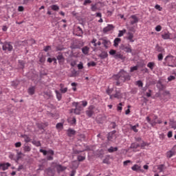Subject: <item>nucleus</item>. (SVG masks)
Masks as SVG:
<instances>
[{
	"instance_id": "obj_8",
	"label": "nucleus",
	"mask_w": 176,
	"mask_h": 176,
	"mask_svg": "<svg viewBox=\"0 0 176 176\" xmlns=\"http://www.w3.org/2000/svg\"><path fill=\"white\" fill-rule=\"evenodd\" d=\"M157 119V116H154L153 120H151L148 116L146 118V120H147L148 123H149V124H151L153 127L156 126V124H157V122H156Z\"/></svg>"
},
{
	"instance_id": "obj_28",
	"label": "nucleus",
	"mask_w": 176,
	"mask_h": 176,
	"mask_svg": "<svg viewBox=\"0 0 176 176\" xmlns=\"http://www.w3.org/2000/svg\"><path fill=\"white\" fill-rule=\"evenodd\" d=\"M170 35H171L170 32H164V34H162V39H170Z\"/></svg>"
},
{
	"instance_id": "obj_56",
	"label": "nucleus",
	"mask_w": 176,
	"mask_h": 176,
	"mask_svg": "<svg viewBox=\"0 0 176 176\" xmlns=\"http://www.w3.org/2000/svg\"><path fill=\"white\" fill-rule=\"evenodd\" d=\"M122 105H123V104H122V102L119 103V104H118V107H117V110H118V111H122Z\"/></svg>"
},
{
	"instance_id": "obj_12",
	"label": "nucleus",
	"mask_w": 176,
	"mask_h": 176,
	"mask_svg": "<svg viewBox=\"0 0 176 176\" xmlns=\"http://www.w3.org/2000/svg\"><path fill=\"white\" fill-rule=\"evenodd\" d=\"M9 167H10V164L9 162L0 164V170H2L3 171L8 170Z\"/></svg>"
},
{
	"instance_id": "obj_23",
	"label": "nucleus",
	"mask_w": 176,
	"mask_h": 176,
	"mask_svg": "<svg viewBox=\"0 0 176 176\" xmlns=\"http://www.w3.org/2000/svg\"><path fill=\"white\" fill-rule=\"evenodd\" d=\"M28 94L34 96L35 94V87H30L28 90Z\"/></svg>"
},
{
	"instance_id": "obj_62",
	"label": "nucleus",
	"mask_w": 176,
	"mask_h": 176,
	"mask_svg": "<svg viewBox=\"0 0 176 176\" xmlns=\"http://www.w3.org/2000/svg\"><path fill=\"white\" fill-rule=\"evenodd\" d=\"M135 141H137V142H142V138L138 137V138H135Z\"/></svg>"
},
{
	"instance_id": "obj_58",
	"label": "nucleus",
	"mask_w": 176,
	"mask_h": 176,
	"mask_svg": "<svg viewBox=\"0 0 176 176\" xmlns=\"http://www.w3.org/2000/svg\"><path fill=\"white\" fill-rule=\"evenodd\" d=\"M78 69H83V63H80L78 65Z\"/></svg>"
},
{
	"instance_id": "obj_52",
	"label": "nucleus",
	"mask_w": 176,
	"mask_h": 176,
	"mask_svg": "<svg viewBox=\"0 0 176 176\" xmlns=\"http://www.w3.org/2000/svg\"><path fill=\"white\" fill-rule=\"evenodd\" d=\"M89 3H91V0H85L84 3H83V5H84V6H86Z\"/></svg>"
},
{
	"instance_id": "obj_37",
	"label": "nucleus",
	"mask_w": 176,
	"mask_h": 176,
	"mask_svg": "<svg viewBox=\"0 0 176 176\" xmlns=\"http://www.w3.org/2000/svg\"><path fill=\"white\" fill-rule=\"evenodd\" d=\"M147 67L148 68H150V69H153V68H155V63L153 62H149L148 64H147Z\"/></svg>"
},
{
	"instance_id": "obj_38",
	"label": "nucleus",
	"mask_w": 176,
	"mask_h": 176,
	"mask_svg": "<svg viewBox=\"0 0 176 176\" xmlns=\"http://www.w3.org/2000/svg\"><path fill=\"white\" fill-rule=\"evenodd\" d=\"M32 144L34 145L35 146H41L42 144H41V141H36V140H33L32 142Z\"/></svg>"
},
{
	"instance_id": "obj_40",
	"label": "nucleus",
	"mask_w": 176,
	"mask_h": 176,
	"mask_svg": "<svg viewBox=\"0 0 176 176\" xmlns=\"http://www.w3.org/2000/svg\"><path fill=\"white\" fill-rule=\"evenodd\" d=\"M140 145L138 143H132L131 145V148L133 149H137V148H140Z\"/></svg>"
},
{
	"instance_id": "obj_50",
	"label": "nucleus",
	"mask_w": 176,
	"mask_h": 176,
	"mask_svg": "<svg viewBox=\"0 0 176 176\" xmlns=\"http://www.w3.org/2000/svg\"><path fill=\"white\" fill-rule=\"evenodd\" d=\"M39 151L41 152V153H43L44 156H46V155H47V151L46 150L41 148Z\"/></svg>"
},
{
	"instance_id": "obj_27",
	"label": "nucleus",
	"mask_w": 176,
	"mask_h": 176,
	"mask_svg": "<svg viewBox=\"0 0 176 176\" xmlns=\"http://www.w3.org/2000/svg\"><path fill=\"white\" fill-rule=\"evenodd\" d=\"M55 94L56 96V98L58 101H61V98H63V95L58 90H55Z\"/></svg>"
},
{
	"instance_id": "obj_1",
	"label": "nucleus",
	"mask_w": 176,
	"mask_h": 176,
	"mask_svg": "<svg viewBox=\"0 0 176 176\" xmlns=\"http://www.w3.org/2000/svg\"><path fill=\"white\" fill-rule=\"evenodd\" d=\"M113 80H116V86H120L122 83H124V82L130 80V79H131V76H130V74L127 72L122 69L118 74L113 76Z\"/></svg>"
},
{
	"instance_id": "obj_11",
	"label": "nucleus",
	"mask_w": 176,
	"mask_h": 176,
	"mask_svg": "<svg viewBox=\"0 0 176 176\" xmlns=\"http://www.w3.org/2000/svg\"><path fill=\"white\" fill-rule=\"evenodd\" d=\"M161 98H164V100H168L170 98V91H165L160 95Z\"/></svg>"
},
{
	"instance_id": "obj_2",
	"label": "nucleus",
	"mask_w": 176,
	"mask_h": 176,
	"mask_svg": "<svg viewBox=\"0 0 176 176\" xmlns=\"http://www.w3.org/2000/svg\"><path fill=\"white\" fill-rule=\"evenodd\" d=\"M0 45H2V50L6 53H12L13 52V45L11 42H1Z\"/></svg>"
},
{
	"instance_id": "obj_13",
	"label": "nucleus",
	"mask_w": 176,
	"mask_h": 176,
	"mask_svg": "<svg viewBox=\"0 0 176 176\" xmlns=\"http://www.w3.org/2000/svg\"><path fill=\"white\" fill-rule=\"evenodd\" d=\"M80 111H82V106L78 104L77 108L72 109V112H74L76 115H80Z\"/></svg>"
},
{
	"instance_id": "obj_32",
	"label": "nucleus",
	"mask_w": 176,
	"mask_h": 176,
	"mask_svg": "<svg viewBox=\"0 0 176 176\" xmlns=\"http://www.w3.org/2000/svg\"><path fill=\"white\" fill-rule=\"evenodd\" d=\"M114 58L116 59H118L120 58V60H124V56H123V55H122L119 52H116Z\"/></svg>"
},
{
	"instance_id": "obj_44",
	"label": "nucleus",
	"mask_w": 176,
	"mask_h": 176,
	"mask_svg": "<svg viewBox=\"0 0 176 176\" xmlns=\"http://www.w3.org/2000/svg\"><path fill=\"white\" fill-rule=\"evenodd\" d=\"M91 10L92 12H96V10H97V5L91 4Z\"/></svg>"
},
{
	"instance_id": "obj_43",
	"label": "nucleus",
	"mask_w": 176,
	"mask_h": 176,
	"mask_svg": "<svg viewBox=\"0 0 176 176\" xmlns=\"http://www.w3.org/2000/svg\"><path fill=\"white\" fill-rule=\"evenodd\" d=\"M72 166L73 167H74L75 168H78V167H79V163L76 161H74L72 162Z\"/></svg>"
},
{
	"instance_id": "obj_53",
	"label": "nucleus",
	"mask_w": 176,
	"mask_h": 176,
	"mask_svg": "<svg viewBox=\"0 0 176 176\" xmlns=\"http://www.w3.org/2000/svg\"><path fill=\"white\" fill-rule=\"evenodd\" d=\"M52 50V47L50 45L46 46L44 47V52H49V50Z\"/></svg>"
},
{
	"instance_id": "obj_30",
	"label": "nucleus",
	"mask_w": 176,
	"mask_h": 176,
	"mask_svg": "<svg viewBox=\"0 0 176 176\" xmlns=\"http://www.w3.org/2000/svg\"><path fill=\"white\" fill-rule=\"evenodd\" d=\"M174 155H175V152H174L173 151H169L166 153V157L168 159H170V157H173V156H174Z\"/></svg>"
},
{
	"instance_id": "obj_48",
	"label": "nucleus",
	"mask_w": 176,
	"mask_h": 176,
	"mask_svg": "<svg viewBox=\"0 0 176 176\" xmlns=\"http://www.w3.org/2000/svg\"><path fill=\"white\" fill-rule=\"evenodd\" d=\"M155 31H157V32H160V31H162V26L160 25H158L155 27Z\"/></svg>"
},
{
	"instance_id": "obj_57",
	"label": "nucleus",
	"mask_w": 176,
	"mask_h": 176,
	"mask_svg": "<svg viewBox=\"0 0 176 176\" xmlns=\"http://www.w3.org/2000/svg\"><path fill=\"white\" fill-rule=\"evenodd\" d=\"M15 148H20L21 146V143L20 142H18L15 143Z\"/></svg>"
},
{
	"instance_id": "obj_63",
	"label": "nucleus",
	"mask_w": 176,
	"mask_h": 176,
	"mask_svg": "<svg viewBox=\"0 0 176 176\" xmlns=\"http://www.w3.org/2000/svg\"><path fill=\"white\" fill-rule=\"evenodd\" d=\"M151 93H152V91H151V89H149V90H148V92H146V97H151Z\"/></svg>"
},
{
	"instance_id": "obj_61",
	"label": "nucleus",
	"mask_w": 176,
	"mask_h": 176,
	"mask_svg": "<svg viewBox=\"0 0 176 176\" xmlns=\"http://www.w3.org/2000/svg\"><path fill=\"white\" fill-rule=\"evenodd\" d=\"M82 102V107H87V101H86V100H83V101H82L81 102Z\"/></svg>"
},
{
	"instance_id": "obj_15",
	"label": "nucleus",
	"mask_w": 176,
	"mask_h": 176,
	"mask_svg": "<svg viewBox=\"0 0 176 176\" xmlns=\"http://www.w3.org/2000/svg\"><path fill=\"white\" fill-rule=\"evenodd\" d=\"M131 170L133 171H141V173H144V170L141 169V166L138 164H135L131 167Z\"/></svg>"
},
{
	"instance_id": "obj_36",
	"label": "nucleus",
	"mask_w": 176,
	"mask_h": 176,
	"mask_svg": "<svg viewBox=\"0 0 176 176\" xmlns=\"http://www.w3.org/2000/svg\"><path fill=\"white\" fill-rule=\"evenodd\" d=\"M126 29H124L122 30H120L119 33L118 34V38H120V37L123 36V35H124V34H126Z\"/></svg>"
},
{
	"instance_id": "obj_22",
	"label": "nucleus",
	"mask_w": 176,
	"mask_h": 176,
	"mask_svg": "<svg viewBox=\"0 0 176 176\" xmlns=\"http://www.w3.org/2000/svg\"><path fill=\"white\" fill-rule=\"evenodd\" d=\"M128 36L126 37V39L131 42H134V40L133 39L134 38V34L131 32H128L127 34Z\"/></svg>"
},
{
	"instance_id": "obj_55",
	"label": "nucleus",
	"mask_w": 176,
	"mask_h": 176,
	"mask_svg": "<svg viewBox=\"0 0 176 176\" xmlns=\"http://www.w3.org/2000/svg\"><path fill=\"white\" fill-rule=\"evenodd\" d=\"M47 155H52V156H53V155H54V151L53 150H48L47 151Z\"/></svg>"
},
{
	"instance_id": "obj_33",
	"label": "nucleus",
	"mask_w": 176,
	"mask_h": 176,
	"mask_svg": "<svg viewBox=\"0 0 176 176\" xmlns=\"http://www.w3.org/2000/svg\"><path fill=\"white\" fill-rule=\"evenodd\" d=\"M156 51L158 52L159 53H164V48L159 46V45H157L155 47Z\"/></svg>"
},
{
	"instance_id": "obj_35",
	"label": "nucleus",
	"mask_w": 176,
	"mask_h": 176,
	"mask_svg": "<svg viewBox=\"0 0 176 176\" xmlns=\"http://www.w3.org/2000/svg\"><path fill=\"white\" fill-rule=\"evenodd\" d=\"M56 128L58 130H63V129L64 128V124L61 122H59V123L56 124Z\"/></svg>"
},
{
	"instance_id": "obj_6",
	"label": "nucleus",
	"mask_w": 176,
	"mask_h": 176,
	"mask_svg": "<svg viewBox=\"0 0 176 176\" xmlns=\"http://www.w3.org/2000/svg\"><path fill=\"white\" fill-rule=\"evenodd\" d=\"M85 113L88 116V118H91L93 115H94V106H89L87 110L85 111Z\"/></svg>"
},
{
	"instance_id": "obj_41",
	"label": "nucleus",
	"mask_w": 176,
	"mask_h": 176,
	"mask_svg": "<svg viewBox=\"0 0 176 176\" xmlns=\"http://www.w3.org/2000/svg\"><path fill=\"white\" fill-rule=\"evenodd\" d=\"M109 53L110 56H113V57H115L117 52H116V50H111Z\"/></svg>"
},
{
	"instance_id": "obj_19",
	"label": "nucleus",
	"mask_w": 176,
	"mask_h": 176,
	"mask_svg": "<svg viewBox=\"0 0 176 176\" xmlns=\"http://www.w3.org/2000/svg\"><path fill=\"white\" fill-rule=\"evenodd\" d=\"M56 170L58 173H61L62 171H65V170H67V167L58 164L56 166Z\"/></svg>"
},
{
	"instance_id": "obj_31",
	"label": "nucleus",
	"mask_w": 176,
	"mask_h": 176,
	"mask_svg": "<svg viewBox=\"0 0 176 176\" xmlns=\"http://www.w3.org/2000/svg\"><path fill=\"white\" fill-rule=\"evenodd\" d=\"M107 151L109 153H113V152H118V147L111 146Z\"/></svg>"
},
{
	"instance_id": "obj_29",
	"label": "nucleus",
	"mask_w": 176,
	"mask_h": 176,
	"mask_svg": "<svg viewBox=\"0 0 176 176\" xmlns=\"http://www.w3.org/2000/svg\"><path fill=\"white\" fill-rule=\"evenodd\" d=\"M122 41L121 38H116L113 41V46L115 47H118V46H119V42H120Z\"/></svg>"
},
{
	"instance_id": "obj_4",
	"label": "nucleus",
	"mask_w": 176,
	"mask_h": 176,
	"mask_svg": "<svg viewBox=\"0 0 176 176\" xmlns=\"http://www.w3.org/2000/svg\"><path fill=\"white\" fill-rule=\"evenodd\" d=\"M164 60L166 61V65L168 67H172V68H174V57L173 56H167L165 58Z\"/></svg>"
},
{
	"instance_id": "obj_5",
	"label": "nucleus",
	"mask_w": 176,
	"mask_h": 176,
	"mask_svg": "<svg viewBox=\"0 0 176 176\" xmlns=\"http://www.w3.org/2000/svg\"><path fill=\"white\" fill-rule=\"evenodd\" d=\"M99 41H102V45H103L104 49H109L111 47V41L107 38V37L100 38Z\"/></svg>"
},
{
	"instance_id": "obj_46",
	"label": "nucleus",
	"mask_w": 176,
	"mask_h": 176,
	"mask_svg": "<svg viewBox=\"0 0 176 176\" xmlns=\"http://www.w3.org/2000/svg\"><path fill=\"white\" fill-rule=\"evenodd\" d=\"M157 168H158L160 173H162V172H163V170H164V165L161 164V165H160V166H158Z\"/></svg>"
},
{
	"instance_id": "obj_54",
	"label": "nucleus",
	"mask_w": 176,
	"mask_h": 176,
	"mask_svg": "<svg viewBox=\"0 0 176 176\" xmlns=\"http://www.w3.org/2000/svg\"><path fill=\"white\" fill-rule=\"evenodd\" d=\"M175 80V76H170L168 77V82H171V80Z\"/></svg>"
},
{
	"instance_id": "obj_26",
	"label": "nucleus",
	"mask_w": 176,
	"mask_h": 176,
	"mask_svg": "<svg viewBox=\"0 0 176 176\" xmlns=\"http://www.w3.org/2000/svg\"><path fill=\"white\" fill-rule=\"evenodd\" d=\"M21 137L24 138V141L26 143L31 142V138L28 137V135H21Z\"/></svg>"
},
{
	"instance_id": "obj_20",
	"label": "nucleus",
	"mask_w": 176,
	"mask_h": 176,
	"mask_svg": "<svg viewBox=\"0 0 176 176\" xmlns=\"http://www.w3.org/2000/svg\"><path fill=\"white\" fill-rule=\"evenodd\" d=\"M76 134V131L72 129H67V135L68 137H72V135H75Z\"/></svg>"
},
{
	"instance_id": "obj_16",
	"label": "nucleus",
	"mask_w": 176,
	"mask_h": 176,
	"mask_svg": "<svg viewBox=\"0 0 176 176\" xmlns=\"http://www.w3.org/2000/svg\"><path fill=\"white\" fill-rule=\"evenodd\" d=\"M56 58L58 60L59 64L64 63V61L65 60L64 58V56L60 52H59V54L56 56Z\"/></svg>"
},
{
	"instance_id": "obj_59",
	"label": "nucleus",
	"mask_w": 176,
	"mask_h": 176,
	"mask_svg": "<svg viewBox=\"0 0 176 176\" xmlns=\"http://www.w3.org/2000/svg\"><path fill=\"white\" fill-rule=\"evenodd\" d=\"M113 91V89H107V94L109 95V96H111V94H112V92Z\"/></svg>"
},
{
	"instance_id": "obj_51",
	"label": "nucleus",
	"mask_w": 176,
	"mask_h": 176,
	"mask_svg": "<svg viewBox=\"0 0 176 176\" xmlns=\"http://www.w3.org/2000/svg\"><path fill=\"white\" fill-rule=\"evenodd\" d=\"M157 58L159 61H162L163 60V54L160 53L157 56Z\"/></svg>"
},
{
	"instance_id": "obj_18",
	"label": "nucleus",
	"mask_w": 176,
	"mask_h": 176,
	"mask_svg": "<svg viewBox=\"0 0 176 176\" xmlns=\"http://www.w3.org/2000/svg\"><path fill=\"white\" fill-rule=\"evenodd\" d=\"M98 57H100V58H101L102 60H104L105 58H107V57H108V52H105V51H102L99 55Z\"/></svg>"
},
{
	"instance_id": "obj_24",
	"label": "nucleus",
	"mask_w": 176,
	"mask_h": 176,
	"mask_svg": "<svg viewBox=\"0 0 176 176\" xmlns=\"http://www.w3.org/2000/svg\"><path fill=\"white\" fill-rule=\"evenodd\" d=\"M89 50H90V48L87 46H85L84 47L82 48V52L83 54H85V56L89 54Z\"/></svg>"
},
{
	"instance_id": "obj_64",
	"label": "nucleus",
	"mask_w": 176,
	"mask_h": 176,
	"mask_svg": "<svg viewBox=\"0 0 176 176\" xmlns=\"http://www.w3.org/2000/svg\"><path fill=\"white\" fill-rule=\"evenodd\" d=\"M129 163H131V160H126L123 162L124 166H127Z\"/></svg>"
},
{
	"instance_id": "obj_39",
	"label": "nucleus",
	"mask_w": 176,
	"mask_h": 176,
	"mask_svg": "<svg viewBox=\"0 0 176 176\" xmlns=\"http://www.w3.org/2000/svg\"><path fill=\"white\" fill-rule=\"evenodd\" d=\"M50 8L52 9V10H54V11H57L60 10V7H58V6L57 5H52L50 6Z\"/></svg>"
},
{
	"instance_id": "obj_17",
	"label": "nucleus",
	"mask_w": 176,
	"mask_h": 176,
	"mask_svg": "<svg viewBox=\"0 0 176 176\" xmlns=\"http://www.w3.org/2000/svg\"><path fill=\"white\" fill-rule=\"evenodd\" d=\"M131 19H132L131 21V25H134V24H137V23H138V17H137L135 15L131 16Z\"/></svg>"
},
{
	"instance_id": "obj_49",
	"label": "nucleus",
	"mask_w": 176,
	"mask_h": 176,
	"mask_svg": "<svg viewBox=\"0 0 176 176\" xmlns=\"http://www.w3.org/2000/svg\"><path fill=\"white\" fill-rule=\"evenodd\" d=\"M136 84L138 85V86L139 87H142V86H144V83H142V81H141V80H138L136 82Z\"/></svg>"
},
{
	"instance_id": "obj_7",
	"label": "nucleus",
	"mask_w": 176,
	"mask_h": 176,
	"mask_svg": "<svg viewBox=\"0 0 176 176\" xmlns=\"http://www.w3.org/2000/svg\"><path fill=\"white\" fill-rule=\"evenodd\" d=\"M22 149H23L24 153H30V152H31L32 148L31 147V144L25 143L22 146Z\"/></svg>"
},
{
	"instance_id": "obj_9",
	"label": "nucleus",
	"mask_w": 176,
	"mask_h": 176,
	"mask_svg": "<svg viewBox=\"0 0 176 176\" xmlns=\"http://www.w3.org/2000/svg\"><path fill=\"white\" fill-rule=\"evenodd\" d=\"M116 133V131H113L109 133L108 135H107L108 141H113V140H115V138H116V136L115 135Z\"/></svg>"
},
{
	"instance_id": "obj_45",
	"label": "nucleus",
	"mask_w": 176,
	"mask_h": 176,
	"mask_svg": "<svg viewBox=\"0 0 176 176\" xmlns=\"http://www.w3.org/2000/svg\"><path fill=\"white\" fill-rule=\"evenodd\" d=\"M60 93L64 94L67 93V91H68V88L65 87V88L60 89Z\"/></svg>"
},
{
	"instance_id": "obj_10",
	"label": "nucleus",
	"mask_w": 176,
	"mask_h": 176,
	"mask_svg": "<svg viewBox=\"0 0 176 176\" xmlns=\"http://www.w3.org/2000/svg\"><path fill=\"white\" fill-rule=\"evenodd\" d=\"M115 28V26L113 25L109 24L107 26L103 28V32L104 34H107V32H109V31H112Z\"/></svg>"
},
{
	"instance_id": "obj_60",
	"label": "nucleus",
	"mask_w": 176,
	"mask_h": 176,
	"mask_svg": "<svg viewBox=\"0 0 176 176\" xmlns=\"http://www.w3.org/2000/svg\"><path fill=\"white\" fill-rule=\"evenodd\" d=\"M18 11L19 12H24V7H23V6H19L18 7Z\"/></svg>"
},
{
	"instance_id": "obj_21",
	"label": "nucleus",
	"mask_w": 176,
	"mask_h": 176,
	"mask_svg": "<svg viewBox=\"0 0 176 176\" xmlns=\"http://www.w3.org/2000/svg\"><path fill=\"white\" fill-rule=\"evenodd\" d=\"M16 160H20L22 156H24V153L23 152L19 151V150H16Z\"/></svg>"
},
{
	"instance_id": "obj_14",
	"label": "nucleus",
	"mask_w": 176,
	"mask_h": 176,
	"mask_svg": "<svg viewBox=\"0 0 176 176\" xmlns=\"http://www.w3.org/2000/svg\"><path fill=\"white\" fill-rule=\"evenodd\" d=\"M112 97H114V98H118V100L120 98H122V93L120 91H116V94L114 95H110V98H112Z\"/></svg>"
},
{
	"instance_id": "obj_47",
	"label": "nucleus",
	"mask_w": 176,
	"mask_h": 176,
	"mask_svg": "<svg viewBox=\"0 0 176 176\" xmlns=\"http://www.w3.org/2000/svg\"><path fill=\"white\" fill-rule=\"evenodd\" d=\"M138 69V66H133L131 67L130 72H134V71H137Z\"/></svg>"
},
{
	"instance_id": "obj_42",
	"label": "nucleus",
	"mask_w": 176,
	"mask_h": 176,
	"mask_svg": "<svg viewBox=\"0 0 176 176\" xmlns=\"http://www.w3.org/2000/svg\"><path fill=\"white\" fill-rule=\"evenodd\" d=\"M88 67H96L97 65V63L94 61H91L90 63H87Z\"/></svg>"
},
{
	"instance_id": "obj_25",
	"label": "nucleus",
	"mask_w": 176,
	"mask_h": 176,
	"mask_svg": "<svg viewBox=\"0 0 176 176\" xmlns=\"http://www.w3.org/2000/svg\"><path fill=\"white\" fill-rule=\"evenodd\" d=\"M131 130H133L135 133H138L137 128L140 127V124H136L135 125H130Z\"/></svg>"
},
{
	"instance_id": "obj_3",
	"label": "nucleus",
	"mask_w": 176,
	"mask_h": 176,
	"mask_svg": "<svg viewBox=\"0 0 176 176\" xmlns=\"http://www.w3.org/2000/svg\"><path fill=\"white\" fill-rule=\"evenodd\" d=\"M120 50L125 52V53H131L133 50L131 49V45L129 44H121L120 45Z\"/></svg>"
},
{
	"instance_id": "obj_34",
	"label": "nucleus",
	"mask_w": 176,
	"mask_h": 176,
	"mask_svg": "<svg viewBox=\"0 0 176 176\" xmlns=\"http://www.w3.org/2000/svg\"><path fill=\"white\" fill-rule=\"evenodd\" d=\"M77 160L78 162H83L84 160H86V155H78Z\"/></svg>"
}]
</instances>
